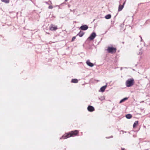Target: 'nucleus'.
<instances>
[{
	"label": "nucleus",
	"instance_id": "nucleus-10",
	"mask_svg": "<svg viewBox=\"0 0 150 150\" xmlns=\"http://www.w3.org/2000/svg\"><path fill=\"white\" fill-rule=\"evenodd\" d=\"M50 28L51 30H55L57 29V27L56 26H54L52 25Z\"/></svg>",
	"mask_w": 150,
	"mask_h": 150
},
{
	"label": "nucleus",
	"instance_id": "nucleus-1",
	"mask_svg": "<svg viewBox=\"0 0 150 150\" xmlns=\"http://www.w3.org/2000/svg\"><path fill=\"white\" fill-rule=\"evenodd\" d=\"M78 131L77 130H75L74 131H72L70 132L64 134L62 137L60 138V139H67L73 135H76L78 134Z\"/></svg>",
	"mask_w": 150,
	"mask_h": 150
},
{
	"label": "nucleus",
	"instance_id": "nucleus-16",
	"mask_svg": "<svg viewBox=\"0 0 150 150\" xmlns=\"http://www.w3.org/2000/svg\"><path fill=\"white\" fill-rule=\"evenodd\" d=\"M3 2L6 4L8 3L9 2V0H1Z\"/></svg>",
	"mask_w": 150,
	"mask_h": 150
},
{
	"label": "nucleus",
	"instance_id": "nucleus-12",
	"mask_svg": "<svg viewBox=\"0 0 150 150\" xmlns=\"http://www.w3.org/2000/svg\"><path fill=\"white\" fill-rule=\"evenodd\" d=\"M111 18V15L110 14H108L105 16V18L106 19H109Z\"/></svg>",
	"mask_w": 150,
	"mask_h": 150
},
{
	"label": "nucleus",
	"instance_id": "nucleus-22",
	"mask_svg": "<svg viewBox=\"0 0 150 150\" xmlns=\"http://www.w3.org/2000/svg\"><path fill=\"white\" fill-rule=\"evenodd\" d=\"M142 54V53H140V52H139V54Z\"/></svg>",
	"mask_w": 150,
	"mask_h": 150
},
{
	"label": "nucleus",
	"instance_id": "nucleus-9",
	"mask_svg": "<svg viewBox=\"0 0 150 150\" xmlns=\"http://www.w3.org/2000/svg\"><path fill=\"white\" fill-rule=\"evenodd\" d=\"M86 63L88 66L91 67H92L94 65L89 60H88L86 61Z\"/></svg>",
	"mask_w": 150,
	"mask_h": 150
},
{
	"label": "nucleus",
	"instance_id": "nucleus-21",
	"mask_svg": "<svg viewBox=\"0 0 150 150\" xmlns=\"http://www.w3.org/2000/svg\"><path fill=\"white\" fill-rule=\"evenodd\" d=\"M140 37L141 38V41H142V37L141 36H140Z\"/></svg>",
	"mask_w": 150,
	"mask_h": 150
},
{
	"label": "nucleus",
	"instance_id": "nucleus-19",
	"mask_svg": "<svg viewBox=\"0 0 150 150\" xmlns=\"http://www.w3.org/2000/svg\"><path fill=\"white\" fill-rule=\"evenodd\" d=\"M76 38V37H73L72 39V41H74Z\"/></svg>",
	"mask_w": 150,
	"mask_h": 150
},
{
	"label": "nucleus",
	"instance_id": "nucleus-2",
	"mask_svg": "<svg viewBox=\"0 0 150 150\" xmlns=\"http://www.w3.org/2000/svg\"><path fill=\"white\" fill-rule=\"evenodd\" d=\"M134 80L133 79H129L126 82V85L127 87L132 86L134 84Z\"/></svg>",
	"mask_w": 150,
	"mask_h": 150
},
{
	"label": "nucleus",
	"instance_id": "nucleus-23",
	"mask_svg": "<svg viewBox=\"0 0 150 150\" xmlns=\"http://www.w3.org/2000/svg\"><path fill=\"white\" fill-rule=\"evenodd\" d=\"M67 0H65V1H67Z\"/></svg>",
	"mask_w": 150,
	"mask_h": 150
},
{
	"label": "nucleus",
	"instance_id": "nucleus-15",
	"mask_svg": "<svg viewBox=\"0 0 150 150\" xmlns=\"http://www.w3.org/2000/svg\"><path fill=\"white\" fill-rule=\"evenodd\" d=\"M132 117V116L131 114H128L126 115V117L127 119H130Z\"/></svg>",
	"mask_w": 150,
	"mask_h": 150
},
{
	"label": "nucleus",
	"instance_id": "nucleus-11",
	"mask_svg": "<svg viewBox=\"0 0 150 150\" xmlns=\"http://www.w3.org/2000/svg\"><path fill=\"white\" fill-rule=\"evenodd\" d=\"M128 99L127 98H125L121 100L119 102L120 103H121L122 102H124L125 101L127 100Z\"/></svg>",
	"mask_w": 150,
	"mask_h": 150
},
{
	"label": "nucleus",
	"instance_id": "nucleus-3",
	"mask_svg": "<svg viewBox=\"0 0 150 150\" xmlns=\"http://www.w3.org/2000/svg\"><path fill=\"white\" fill-rule=\"evenodd\" d=\"M107 50L109 53H113L114 52H115L116 49L112 47H109L107 49Z\"/></svg>",
	"mask_w": 150,
	"mask_h": 150
},
{
	"label": "nucleus",
	"instance_id": "nucleus-17",
	"mask_svg": "<svg viewBox=\"0 0 150 150\" xmlns=\"http://www.w3.org/2000/svg\"><path fill=\"white\" fill-rule=\"evenodd\" d=\"M99 99L100 100H101V101H102V100H104L105 99V96H100L99 98Z\"/></svg>",
	"mask_w": 150,
	"mask_h": 150
},
{
	"label": "nucleus",
	"instance_id": "nucleus-8",
	"mask_svg": "<svg viewBox=\"0 0 150 150\" xmlns=\"http://www.w3.org/2000/svg\"><path fill=\"white\" fill-rule=\"evenodd\" d=\"M107 87V85L104 86H103L100 88V91L101 92H103L105 90L106 88Z\"/></svg>",
	"mask_w": 150,
	"mask_h": 150
},
{
	"label": "nucleus",
	"instance_id": "nucleus-20",
	"mask_svg": "<svg viewBox=\"0 0 150 150\" xmlns=\"http://www.w3.org/2000/svg\"><path fill=\"white\" fill-rule=\"evenodd\" d=\"M48 8L50 9H52L53 8V7L52 6H49Z\"/></svg>",
	"mask_w": 150,
	"mask_h": 150
},
{
	"label": "nucleus",
	"instance_id": "nucleus-14",
	"mask_svg": "<svg viewBox=\"0 0 150 150\" xmlns=\"http://www.w3.org/2000/svg\"><path fill=\"white\" fill-rule=\"evenodd\" d=\"M71 82L74 83H77L78 82V80L77 79H72L71 81Z\"/></svg>",
	"mask_w": 150,
	"mask_h": 150
},
{
	"label": "nucleus",
	"instance_id": "nucleus-13",
	"mask_svg": "<svg viewBox=\"0 0 150 150\" xmlns=\"http://www.w3.org/2000/svg\"><path fill=\"white\" fill-rule=\"evenodd\" d=\"M84 33L83 32H82L81 31H80L78 34L77 35H78L79 37H82L83 35H84Z\"/></svg>",
	"mask_w": 150,
	"mask_h": 150
},
{
	"label": "nucleus",
	"instance_id": "nucleus-6",
	"mask_svg": "<svg viewBox=\"0 0 150 150\" xmlns=\"http://www.w3.org/2000/svg\"><path fill=\"white\" fill-rule=\"evenodd\" d=\"M125 3V2L124 1L122 5H120L118 7V11H120L122 10L124 7V6Z\"/></svg>",
	"mask_w": 150,
	"mask_h": 150
},
{
	"label": "nucleus",
	"instance_id": "nucleus-5",
	"mask_svg": "<svg viewBox=\"0 0 150 150\" xmlns=\"http://www.w3.org/2000/svg\"><path fill=\"white\" fill-rule=\"evenodd\" d=\"M88 28V27L87 25H82L80 27V28L82 30H87Z\"/></svg>",
	"mask_w": 150,
	"mask_h": 150
},
{
	"label": "nucleus",
	"instance_id": "nucleus-4",
	"mask_svg": "<svg viewBox=\"0 0 150 150\" xmlns=\"http://www.w3.org/2000/svg\"><path fill=\"white\" fill-rule=\"evenodd\" d=\"M96 34L95 32H93L88 38V39L90 40H93L96 36Z\"/></svg>",
	"mask_w": 150,
	"mask_h": 150
},
{
	"label": "nucleus",
	"instance_id": "nucleus-7",
	"mask_svg": "<svg viewBox=\"0 0 150 150\" xmlns=\"http://www.w3.org/2000/svg\"><path fill=\"white\" fill-rule=\"evenodd\" d=\"M88 110L90 112H92L94 110V108L92 106H89L87 108Z\"/></svg>",
	"mask_w": 150,
	"mask_h": 150
},
{
	"label": "nucleus",
	"instance_id": "nucleus-18",
	"mask_svg": "<svg viewBox=\"0 0 150 150\" xmlns=\"http://www.w3.org/2000/svg\"><path fill=\"white\" fill-rule=\"evenodd\" d=\"M138 124V121H135L133 125V127H135Z\"/></svg>",
	"mask_w": 150,
	"mask_h": 150
}]
</instances>
